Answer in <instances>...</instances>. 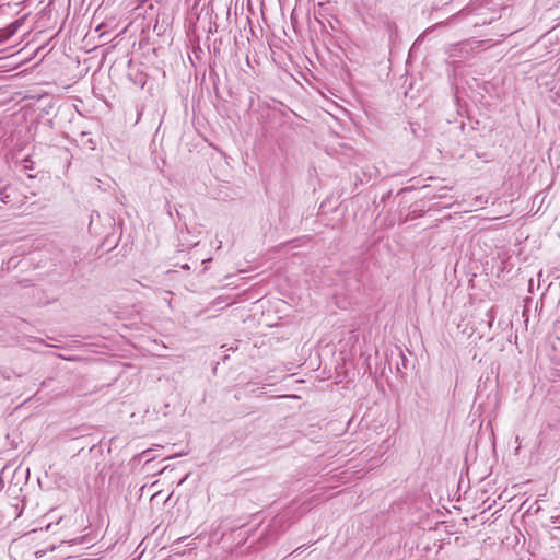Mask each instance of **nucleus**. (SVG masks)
Instances as JSON below:
<instances>
[{
  "mask_svg": "<svg viewBox=\"0 0 560 560\" xmlns=\"http://www.w3.org/2000/svg\"><path fill=\"white\" fill-rule=\"evenodd\" d=\"M508 8L503 5V0H471L468 7L452 15L445 21L435 23L428 27L421 35L418 36L415 44L423 42L424 37L436 28L451 25L458 16L472 14L476 16L474 23L475 26L487 25L500 19L502 11H506Z\"/></svg>",
  "mask_w": 560,
  "mask_h": 560,
  "instance_id": "1",
  "label": "nucleus"
},
{
  "mask_svg": "<svg viewBox=\"0 0 560 560\" xmlns=\"http://www.w3.org/2000/svg\"><path fill=\"white\" fill-rule=\"evenodd\" d=\"M20 26H21V24L19 21H15V22L11 23L10 25H8V27L2 31L1 40L4 42V40L9 39L11 36H13Z\"/></svg>",
  "mask_w": 560,
  "mask_h": 560,
  "instance_id": "2",
  "label": "nucleus"
},
{
  "mask_svg": "<svg viewBox=\"0 0 560 560\" xmlns=\"http://www.w3.org/2000/svg\"><path fill=\"white\" fill-rule=\"evenodd\" d=\"M9 186H5L3 187L1 190H0V200L3 202V203H8L10 202V194H9Z\"/></svg>",
  "mask_w": 560,
  "mask_h": 560,
  "instance_id": "3",
  "label": "nucleus"
},
{
  "mask_svg": "<svg viewBox=\"0 0 560 560\" xmlns=\"http://www.w3.org/2000/svg\"><path fill=\"white\" fill-rule=\"evenodd\" d=\"M153 448H148L141 453V457L144 458L147 462H150L155 458L153 455Z\"/></svg>",
  "mask_w": 560,
  "mask_h": 560,
  "instance_id": "4",
  "label": "nucleus"
},
{
  "mask_svg": "<svg viewBox=\"0 0 560 560\" xmlns=\"http://www.w3.org/2000/svg\"><path fill=\"white\" fill-rule=\"evenodd\" d=\"M459 47V44L452 45V48L457 49Z\"/></svg>",
  "mask_w": 560,
  "mask_h": 560,
  "instance_id": "5",
  "label": "nucleus"
}]
</instances>
